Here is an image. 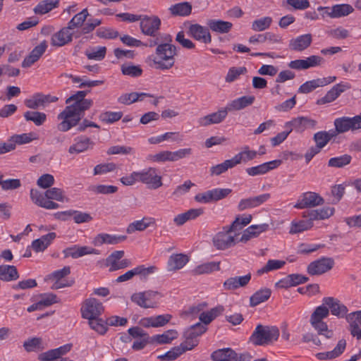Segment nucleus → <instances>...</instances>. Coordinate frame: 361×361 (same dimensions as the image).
Segmentation results:
<instances>
[{
	"instance_id": "39448f33",
	"label": "nucleus",
	"mask_w": 361,
	"mask_h": 361,
	"mask_svg": "<svg viewBox=\"0 0 361 361\" xmlns=\"http://www.w3.org/2000/svg\"><path fill=\"white\" fill-rule=\"evenodd\" d=\"M139 182L147 185L149 189L156 190L162 185V177L157 169L149 167L137 171Z\"/></svg>"
},
{
	"instance_id": "a878e982",
	"label": "nucleus",
	"mask_w": 361,
	"mask_h": 361,
	"mask_svg": "<svg viewBox=\"0 0 361 361\" xmlns=\"http://www.w3.org/2000/svg\"><path fill=\"white\" fill-rule=\"evenodd\" d=\"M317 125L315 120L307 117H298L286 123V126H290V129H294L298 132H302L307 128H314Z\"/></svg>"
},
{
	"instance_id": "f704fd0d",
	"label": "nucleus",
	"mask_w": 361,
	"mask_h": 361,
	"mask_svg": "<svg viewBox=\"0 0 361 361\" xmlns=\"http://www.w3.org/2000/svg\"><path fill=\"white\" fill-rule=\"evenodd\" d=\"M346 341L344 339L340 340L334 349L331 351L325 353H318L316 354V357L320 360H331L336 358L341 355L345 349Z\"/></svg>"
},
{
	"instance_id": "4d7b16f0",
	"label": "nucleus",
	"mask_w": 361,
	"mask_h": 361,
	"mask_svg": "<svg viewBox=\"0 0 361 361\" xmlns=\"http://www.w3.org/2000/svg\"><path fill=\"white\" fill-rule=\"evenodd\" d=\"M352 157L345 154L343 155L331 158L329 160L328 166L334 168H342L350 163Z\"/></svg>"
},
{
	"instance_id": "4468645a",
	"label": "nucleus",
	"mask_w": 361,
	"mask_h": 361,
	"mask_svg": "<svg viewBox=\"0 0 361 361\" xmlns=\"http://www.w3.org/2000/svg\"><path fill=\"white\" fill-rule=\"evenodd\" d=\"M63 253L65 258L71 257L73 259H78L86 255H99V252L98 250L89 246H80L78 245H75L64 249L63 250Z\"/></svg>"
},
{
	"instance_id": "ea45409f",
	"label": "nucleus",
	"mask_w": 361,
	"mask_h": 361,
	"mask_svg": "<svg viewBox=\"0 0 361 361\" xmlns=\"http://www.w3.org/2000/svg\"><path fill=\"white\" fill-rule=\"evenodd\" d=\"M236 161H234L233 158L226 159L224 162L212 166L209 169L211 176H220L221 174L227 171L229 169L234 168L236 165Z\"/></svg>"
},
{
	"instance_id": "f8f14e48",
	"label": "nucleus",
	"mask_w": 361,
	"mask_h": 361,
	"mask_svg": "<svg viewBox=\"0 0 361 361\" xmlns=\"http://www.w3.org/2000/svg\"><path fill=\"white\" fill-rule=\"evenodd\" d=\"M322 61L323 59L321 56L312 55L305 59H296L291 61L288 66L290 68L300 71L318 66Z\"/></svg>"
},
{
	"instance_id": "cd10ccee",
	"label": "nucleus",
	"mask_w": 361,
	"mask_h": 361,
	"mask_svg": "<svg viewBox=\"0 0 361 361\" xmlns=\"http://www.w3.org/2000/svg\"><path fill=\"white\" fill-rule=\"evenodd\" d=\"M56 234L50 232L32 242L31 247L35 252H44L56 238Z\"/></svg>"
},
{
	"instance_id": "aec40b11",
	"label": "nucleus",
	"mask_w": 361,
	"mask_h": 361,
	"mask_svg": "<svg viewBox=\"0 0 361 361\" xmlns=\"http://www.w3.org/2000/svg\"><path fill=\"white\" fill-rule=\"evenodd\" d=\"M228 109L227 106L221 108L216 112L212 113L203 117H201L198 123L202 126H208L212 124H218L221 123L227 116Z\"/></svg>"
},
{
	"instance_id": "6ab92c4d",
	"label": "nucleus",
	"mask_w": 361,
	"mask_h": 361,
	"mask_svg": "<svg viewBox=\"0 0 361 361\" xmlns=\"http://www.w3.org/2000/svg\"><path fill=\"white\" fill-rule=\"evenodd\" d=\"M75 143L68 148L71 154H80L91 149L94 146V142L86 136H79L75 138Z\"/></svg>"
},
{
	"instance_id": "1a4fd4ad",
	"label": "nucleus",
	"mask_w": 361,
	"mask_h": 361,
	"mask_svg": "<svg viewBox=\"0 0 361 361\" xmlns=\"http://www.w3.org/2000/svg\"><path fill=\"white\" fill-rule=\"evenodd\" d=\"M334 260L331 257H323L312 262L307 268V271L312 276L321 275L331 270L334 266Z\"/></svg>"
},
{
	"instance_id": "e2e57ef3",
	"label": "nucleus",
	"mask_w": 361,
	"mask_h": 361,
	"mask_svg": "<svg viewBox=\"0 0 361 361\" xmlns=\"http://www.w3.org/2000/svg\"><path fill=\"white\" fill-rule=\"evenodd\" d=\"M90 328L100 334H104L107 331L106 322L99 317L87 319Z\"/></svg>"
},
{
	"instance_id": "de8ad7c7",
	"label": "nucleus",
	"mask_w": 361,
	"mask_h": 361,
	"mask_svg": "<svg viewBox=\"0 0 361 361\" xmlns=\"http://www.w3.org/2000/svg\"><path fill=\"white\" fill-rule=\"evenodd\" d=\"M220 269V262H209L198 265L193 272L195 274H208Z\"/></svg>"
},
{
	"instance_id": "5fc2aeb1",
	"label": "nucleus",
	"mask_w": 361,
	"mask_h": 361,
	"mask_svg": "<svg viewBox=\"0 0 361 361\" xmlns=\"http://www.w3.org/2000/svg\"><path fill=\"white\" fill-rule=\"evenodd\" d=\"M89 13L87 8L75 14L68 22V27L72 30L82 25Z\"/></svg>"
},
{
	"instance_id": "864d4df0",
	"label": "nucleus",
	"mask_w": 361,
	"mask_h": 361,
	"mask_svg": "<svg viewBox=\"0 0 361 361\" xmlns=\"http://www.w3.org/2000/svg\"><path fill=\"white\" fill-rule=\"evenodd\" d=\"M286 264V262L279 259H269L267 264L257 271L259 275L268 273L271 271L278 270Z\"/></svg>"
},
{
	"instance_id": "58836bf2",
	"label": "nucleus",
	"mask_w": 361,
	"mask_h": 361,
	"mask_svg": "<svg viewBox=\"0 0 361 361\" xmlns=\"http://www.w3.org/2000/svg\"><path fill=\"white\" fill-rule=\"evenodd\" d=\"M146 97H151L152 95L145 92L126 93L121 95L118 99V102L123 104L129 105L135 102L142 101Z\"/></svg>"
},
{
	"instance_id": "9d476101",
	"label": "nucleus",
	"mask_w": 361,
	"mask_h": 361,
	"mask_svg": "<svg viewBox=\"0 0 361 361\" xmlns=\"http://www.w3.org/2000/svg\"><path fill=\"white\" fill-rule=\"evenodd\" d=\"M232 232L228 231V229L226 227H224V231L219 232L213 238V243L214 245L218 250H226L235 244V235H233Z\"/></svg>"
},
{
	"instance_id": "f3484780",
	"label": "nucleus",
	"mask_w": 361,
	"mask_h": 361,
	"mask_svg": "<svg viewBox=\"0 0 361 361\" xmlns=\"http://www.w3.org/2000/svg\"><path fill=\"white\" fill-rule=\"evenodd\" d=\"M161 20L157 16L145 17L141 19L140 29L144 35L155 37V33L159 30Z\"/></svg>"
},
{
	"instance_id": "c03bdc74",
	"label": "nucleus",
	"mask_w": 361,
	"mask_h": 361,
	"mask_svg": "<svg viewBox=\"0 0 361 361\" xmlns=\"http://www.w3.org/2000/svg\"><path fill=\"white\" fill-rule=\"evenodd\" d=\"M307 217L308 218L307 219L292 221L290 233H299L310 229L313 226V221L310 216Z\"/></svg>"
},
{
	"instance_id": "49530a36",
	"label": "nucleus",
	"mask_w": 361,
	"mask_h": 361,
	"mask_svg": "<svg viewBox=\"0 0 361 361\" xmlns=\"http://www.w3.org/2000/svg\"><path fill=\"white\" fill-rule=\"evenodd\" d=\"M257 152L255 150H250L248 146H245L243 150L235 154L233 158L234 161H236V165L240 164L242 162L246 163L248 161L252 160L256 158Z\"/></svg>"
},
{
	"instance_id": "69168bd1",
	"label": "nucleus",
	"mask_w": 361,
	"mask_h": 361,
	"mask_svg": "<svg viewBox=\"0 0 361 361\" xmlns=\"http://www.w3.org/2000/svg\"><path fill=\"white\" fill-rule=\"evenodd\" d=\"M123 116L121 111H105L99 116V119L106 123H113L119 121Z\"/></svg>"
},
{
	"instance_id": "6e6d98bb",
	"label": "nucleus",
	"mask_w": 361,
	"mask_h": 361,
	"mask_svg": "<svg viewBox=\"0 0 361 361\" xmlns=\"http://www.w3.org/2000/svg\"><path fill=\"white\" fill-rule=\"evenodd\" d=\"M106 48L105 47H92L85 51V55L88 59L101 61L105 56Z\"/></svg>"
},
{
	"instance_id": "bb28decb",
	"label": "nucleus",
	"mask_w": 361,
	"mask_h": 361,
	"mask_svg": "<svg viewBox=\"0 0 361 361\" xmlns=\"http://www.w3.org/2000/svg\"><path fill=\"white\" fill-rule=\"evenodd\" d=\"M126 235H111L102 233L95 236V238L93 240V244L95 246H100L103 244L116 245L126 240Z\"/></svg>"
},
{
	"instance_id": "72a5a7b5",
	"label": "nucleus",
	"mask_w": 361,
	"mask_h": 361,
	"mask_svg": "<svg viewBox=\"0 0 361 361\" xmlns=\"http://www.w3.org/2000/svg\"><path fill=\"white\" fill-rule=\"evenodd\" d=\"M255 100V96H243L233 99L227 105L229 111H239L251 106Z\"/></svg>"
},
{
	"instance_id": "dca6fc26",
	"label": "nucleus",
	"mask_w": 361,
	"mask_h": 361,
	"mask_svg": "<svg viewBox=\"0 0 361 361\" xmlns=\"http://www.w3.org/2000/svg\"><path fill=\"white\" fill-rule=\"evenodd\" d=\"M324 305H326L331 313L338 317H346L348 311L347 307L344 305L339 300L333 297H326L322 300Z\"/></svg>"
},
{
	"instance_id": "bf43d9fd",
	"label": "nucleus",
	"mask_w": 361,
	"mask_h": 361,
	"mask_svg": "<svg viewBox=\"0 0 361 361\" xmlns=\"http://www.w3.org/2000/svg\"><path fill=\"white\" fill-rule=\"evenodd\" d=\"M207 327L201 322L192 325L185 332V336H188V338H195L207 331Z\"/></svg>"
},
{
	"instance_id": "2eb2a0df",
	"label": "nucleus",
	"mask_w": 361,
	"mask_h": 361,
	"mask_svg": "<svg viewBox=\"0 0 361 361\" xmlns=\"http://www.w3.org/2000/svg\"><path fill=\"white\" fill-rule=\"evenodd\" d=\"M336 80V76H329L307 81L300 86L298 92L302 94L310 93L319 87H324L332 83Z\"/></svg>"
},
{
	"instance_id": "2f4dec72",
	"label": "nucleus",
	"mask_w": 361,
	"mask_h": 361,
	"mask_svg": "<svg viewBox=\"0 0 361 361\" xmlns=\"http://www.w3.org/2000/svg\"><path fill=\"white\" fill-rule=\"evenodd\" d=\"M334 208L331 207H324L319 209H314L303 213L302 216H310L312 221L316 220H324L329 219L334 214Z\"/></svg>"
},
{
	"instance_id": "09e8293b",
	"label": "nucleus",
	"mask_w": 361,
	"mask_h": 361,
	"mask_svg": "<svg viewBox=\"0 0 361 361\" xmlns=\"http://www.w3.org/2000/svg\"><path fill=\"white\" fill-rule=\"evenodd\" d=\"M62 214H68V216H73L74 222L76 224L88 223L93 219L90 214L73 209L64 211Z\"/></svg>"
},
{
	"instance_id": "423d86ee",
	"label": "nucleus",
	"mask_w": 361,
	"mask_h": 361,
	"mask_svg": "<svg viewBox=\"0 0 361 361\" xmlns=\"http://www.w3.org/2000/svg\"><path fill=\"white\" fill-rule=\"evenodd\" d=\"M324 202V198L318 193L308 191L302 193L299 196L297 202L293 207L295 209H302L306 208L315 207L323 204Z\"/></svg>"
},
{
	"instance_id": "7ed1b4c3",
	"label": "nucleus",
	"mask_w": 361,
	"mask_h": 361,
	"mask_svg": "<svg viewBox=\"0 0 361 361\" xmlns=\"http://www.w3.org/2000/svg\"><path fill=\"white\" fill-rule=\"evenodd\" d=\"M280 335L276 326H266L259 324L249 338L255 345H267L277 341Z\"/></svg>"
},
{
	"instance_id": "603ef678",
	"label": "nucleus",
	"mask_w": 361,
	"mask_h": 361,
	"mask_svg": "<svg viewBox=\"0 0 361 361\" xmlns=\"http://www.w3.org/2000/svg\"><path fill=\"white\" fill-rule=\"evenodd\" d=\"M310 322L318 334L324 335L326 338H330L333 336V331L328 329L326 322L321 320H310Z\"/></svg>"
},
{
	"instance_id": "393cba45",
	"label": "nucleus",
	"mask_w": 361,
	"mask_h": 361,
	"mask_svg": "<svg viewBox=\"0 0 361 361\" xmlns=\"http://www.w3.org/2000/svg\"><path fill=\"white\" fill-rule=\"evenodd\" d=\"M350 324V331L353 336L361 340V310L351 312L346 315Z\"/></svg>"
},
{
	"instance_id": "f03ea898",
	"label": "nucleus",
	"mask_w": 361,
	"mask_h": 361,
	"mask_svg": "<svg viewBox=\"0 0 361 361\" xmlns=\"http://www.w3.org/2000/svg\"><path fill=\"white\" fill-rule=\"evenodd\" d=\"M164 43L159 44L156 48L155 56L153 62L156 68L168 70L172 68L175 63L174 56L176 55V47L171 44L172 37L165 34Z\"/></svg>"
},
{
	"instance_id": "9b49d317",
	"label": "nucleus",
	"mask_w": 361,
	"mask_h": 361,
	"mask_svg": "<svg viewBox=\"0 0 361 361\" xmlns=\"http://www.w3.org/2000/svg\"><path fill=\"white\" fill-rule=\"evenodd\" d=\"M187 33L194 39L202 43L209 44L212 42V36L208 26L204 27L197 23L190 24Z\"/></svg>"
},
{
	"instance_id": "13d9d810",
	"label": "nucleus",
	"mask_w": 361,
	"mask_h": 361,
	"mask_svg": "<svg viewBox=\"0 0 361 361\" xmlns=\"http://www.w3.org/2000/svg\"><path fill=\"white\" fill-rule=\"evenodd\" d=\"M334 126L337 133H343L351 130L350 117L343 116L334 120Z\"/></svg>"
},
{
	"instance_id": "0eeeda50",
	"label": "nucleus",
	"mask_w": 361,
	"mask_h": 361,
	"mask_svg": "<svg viewBox=\"0 0 361 361\" xmlns=\"http://www.w3.org/2000/svg\"><path fill=\"white\" fill-rule=\"evenodd\" d=\"M104 311L102 303L94 298L86 299L81 307V314L84 319L99 317Z\"/></svg>"
},
{
	"instance_id": "3c124183",
	"label": "nucleus",
	"mask_w": 361,
	"mask_h": 361,
	"mask_svg": "<svg viewBox=\"0 0 361 361\" xmlns=\"http://www.w3.org/2000/svg\"><path fill=\"white\" fill-rule=\"evenodd\" d=\"M26 121H32L37 126H40L47 121L46 114L40 111H27L23 115Z\"/></svg>"
},
{
	"instance_id": "774afa93",
	"label": "nucleus",
	"mask_w": 361,
	"mask_h": 361,
	"mask_svg": "<svg viewBox=\"0 0 361 361\" xmlns=\"http://www.w3.org/2000/svg\"><path fill=\"white\" fill-rule=\"evenodd\" d=\"M42 342V338L34 337L26 340L23 343V347L25 350L28 353L36 351L42 348L41 346Z\"/></svg>"
},
{
	"instance_id": "4be33fe9",
	"label": "nucleus",
	"mask_w": 361,
	"mask_h": 361,
	"mask_svg": "<svg viewBox=\"0 0 361 361\" xmlns=\"http://www.w3.org/2000/svg\"><path fill=\"white\" fill-rule=\"evenodd\" d=\"M73 32L67 26L54 33L51 39V44L54 47H63L72 41Z\"/></svg>"
},
{
	"instance_id": "a18cd8bd",
	"label": "nucleus",
	"mask_w": 361,
	"mask_h": 361,
	"mask_svg": "<svg viewBox=\"0 0 361 361\" xmlns=\"http://www.w3.org/2000/svg\"><path fill=\"white\" fill-rule=\"evenodd\" d=\"M354 11L353 7L348 4H336L332 6L331 16L332 18H339L347 16Z\"/></svg>"
},
{
	"instance_id": "7c9ffc66",
	"label": "nucleus",
	"mask_w": 361,
	"mask_h": 361,
	"mask_svg": "<svg viewBox=\"0 0 361 361\" xmlns=\"http://www.w3.org/2000/svg\"><path fill=\"white\" fill-rule=\"evenodd\" d=\"M16 267L8 264L0 265V280L6 282L16 281L19 279Z\"/></svg>"
},
{
	"instance_id": "b1692460",
	"label": "nucleus",
	"mask_w": 361,
	"mask_h": 361,
	"mask_svg": "<svg viewBox=\"0 0 361 361\" xmlns=\"http://www.w3.org/2000/svg\"><path fill=\"white\" fill-rule=\"evenodd\" d=\"M47 48V44L46 41L42 42L36 46L30 54L26 56L22 62V66L23 68H29L32 64H34L36 61H37L39 58L43 55V54L46 51Z\"/></svg>"
},
{
	"instance_id": "20e7f679",
	"label": "nucleus",
	"mask_w": 361,
	"mask_h": 361,
	"mask_svg": "<svg viewBox=\"0 0 361 361\" xmlns=\"http://www.w3.org/2000/svg\"><path fill=\"white\" fill-rule=\"evenodd\" d=\"M161 297L162 295L158 291L147 290L133 294L131 300L141 307L154 308L157 306Z\"/></svg>"
},
{
	"instance_id": "c9c22d12",
	"label": "nucleus",
	"mask_w": 361,
	"mask_h": 361,
	"mask_svg": "<svg viewBox=\"0 0 361 361\" xmlns=\"http://www.w3.org/2000/svg\"><path fill=\"white\" fill-rule=\"evenodd\" d=\"M236 358V353L231 348L218 349L211 354L213 361H233Z\"/></svg>"
},
{
	"instance_id": "79ce46f5",
	"label": "nucleus",
	"mask_w": 361,
	"mask_h": 361,
	"mask_svg": "<svg viewBox=\"0 0 361 361\" xmlns=\"http://www.w3.org/2000/svg\"><path fill=\"white\" fill-rule=\"evenodd\" d=\"M178 332L174 329L164 331L162 334L154 335L151 337L152 343L165 344L170 343L178 337Z\"/></svg>"
},
{
	"instance_id": "0e129e2a",
	"label": "nucleus",
	"mask_w": 361,
	"mask_h": 361,
	"mask_svg": "<svg viewBox=\"0 0 361 361\" xmlns=\"http://www.w3.org/2000/svg\"><path fill=\"white\" fill-rule=\"evenodd\" d=\"M329 314V310L326 305L322 302V305L317 307L312 312L310 320H321L326 318Z\"/></svg>"
},
{
	"instance_id": "412c9836",
	"label": "nucleus",
	"mask_w": 361,
	"mask_h": 361,
	"mask_svg": "<svg viewBox=\"0 0 361 361\" xmlns=\"http://www.w3.org/2000/svg\"><path fill=\"white\" fill-rule=\"evenodd\" d=\"M281 160L276 159L265 162L256 166L246 169V172L249 176H255L267 173L271 170L276 169L281 164Z\"/></svg>"
},
{
	"instance_id": "338daca9",
	"label": "nucleus",
	"mask_w": 361,
	"mask_h": 361,
	"mask_svg": "<svg viewBox=\"0 0 361 361\" xmlns=\"http://www.w3.org/2000/svg\"><path fill=\"white\" fill-rule=\"evenodd\" d=\"M182 354H183V350H182L178 345L172 348L164 355H159L158 359L163 361H173L177 359Z\"/></svg>"
},
{
	"instance_id": "e433bc0d",
	"label": "nucleus",
	"mask_w": 361,
	"mask_h": 361,
	"mask_svg": "<svg viewBox=\"0 0 361 361\" xmlns=\"http://www.w3.org/2000/svg\"><path fill=\"white\" fill-rule=\"evenodd\" d=\"M188 261L189 258L186 255L173 254L170 256L168 261L169 270L173 271L180 269L183 268Z\"/></svg>"
},
{
	"instance_id": "c85d7f7f",
	"label": "nucleus",
	"mask_w": 361,
	"mask_h": 361,
	"mask_svg": "<svg viewBox=\"0 0 361 361\" xmlns=\"http://www.w3.org/2000/svg\"><path fill=\"white\" fill-rule=\"evenodd\" d=\"M156 221L152 217L145 216L141 220H137L130 223L127 228L126 232L131 234L135 231H143L149 226H154Z\"/></svg>"
},
{
	"instance_id": "37998d69",
	"label": "nucleus",
	"mask_w": 361,
	"mask_h": 361,
	"mask_svg": "<svg viewBox=\"0 0 361 361\" xmlns=\"http://www.w3.org/2000/svg\"><path fill=\"white\" fill-rule=\"evenodd\" d=\"M271 290L265 288L255 292L250 298V305L255 307L262 302L267 301L271 296Z\"/></svg>"
},
{
	"instance_id": "6e6552de",
	"label": "nucleus",
	"mask_w": 361,
	"mask_h": 361,
	"mask_svg": "<svg viewBox=\"0 0 361 361\" xmlns=\"http://www.w3.org/2000/svg\"><path fill=\"white\" fill-rule=\"evenodd\" d=\"M58 99V97L55 96L37 92L32 95L30 98L25 99L24 104L29 109H37L44 108L49 104L57 102Z\"/></svg>"
},
{
	"instance_id": "680f3d73",
	"label": "nucleus",
	"mask_w": 361,
	"mask_h": 361,
	"mask_svg": "<svg viewBox=\"0 0 361 361\" xmlns=\"http://www.w3.org/2000/svg\"><path fill=\"white\" fill-rule=\"evenodd\" d=\"M272 19L271 17L266 16L255 20L252 23V29L256 32H260L269 28L271 24Z\"/></svg>"
},
{
	"instance_id": "8fccbe9b",
	"label": "nucleus",
	"mask_w": 361,
	"mask_h": 361,
	"mask_svg": "<svg viewBox=\"0 0 361 361\" xmlns=\"http://www.w3.org/2000/svg\"><path fill=\"white\" fill-rule=\"evenodd\" d=\"M59 0H44L40 1L34 8L37 14H45L51 11L53 8L58 7Z\"/></svg>"
},
{
	"instance_id": "a211bd4d",
	"label": "nucleus",
	"mask_w": 361,
	"mask_h": 361,
	"mask_svg": "<svg viewBox=\"0 0 361 361\" xmlns=\"http://www.w3.org/2000/svg\"><path fill=\"white\" fill-rule=\"evenodd\" d=\"M270 197L269 193H264L255 197L242 199L238 204V209L239 211H243L257 207L269 200Z\"/></svg>"
},
{
	"instance_id": "a19ab883",
	"label": "nucleus",
	"mask_w": 361,
	"mask_h": 361,
	"mask_svg": "<svg viewBox=\"0 0 361 361\" xmlns=\"http://www.w3.org/2000/svg\"><path fill=\"white\" fill-rule=\"evenodd\" d=\"M169 10L174 16H188L192 12V5L189 2H181L172 5Z\"/></svg>"
},
{
	"instance_id": "473e14b6",
	"label": "nucleus",
	"mask_w": 361,
	"mask_h": 361,
	"mask_svg": "<svg viewBox=\"0 0 361 361\" xmlns=\"http://www.w3.org/2000/svg\"><path fill=\"white\" fill-rule=\"evenodd\" d=\"M207 25L212 32L220 34L228 33L233 27V24L231 22L216 19L207 20Z\"/></svg>"
},
{
	"instance_id": "c756f323",
	"label": "nucleus",
	"mask_w": 361,
	"mask_h": 361,
	"mask_svg": "<svg viewBox=\"0 0 361 361\" xmlns=\"http://www.w3.org/2000/svg\"><path fill=\"white\" fill-rule=\"evenodd\" d=\"M251 279V274H247L243 276L231 277L224 283L225 290H235L240 287L245 286Z\"/></svg>"
},
{
	"instance_id": "4c0bfd02",
	"label": "nucleus",
	"mask_w": 361,
	"mask_h": 361,
	"mask_svg": "<svg viewBox=\"0 0 361 361\" xmlns=\"http://www.w3.org/2000/svg\"><path fill=\"white\" fill-rule=\"evenodd\" d=\"M224 311V307L222 305H218L214 308H212L209 311L201 312L199 316V319L201 323L206 326V325L212 322Z\"/></svg>"
},
{
	"instance_id": "f257e3e1",
	"label": "nucleus",
	"mask_w": 361,
	"mask_h": 361,
	"mask_svg": "<svg viewBox=\"0 0 361 361\" xmlns=\"http://www.w3.org/2000/svg\"><path fill=\"white\" fill-rule=\"evenodd\" d=\"M86 91H78L66 100L65 109L59 114L57 118L61 120L57 126V129L61 132H67L72 128L78 125L83 117L84 112L89 109L93 102L85 99Z\"/></svg>"
},
{
	"instance_id": "052dcab7",
	"label": "nucleus",
	"mask_w": 361,
	"mask_h": 361,
	"mask_svg": "<svg viewBox=\"0 0 361 361\" xmlns=\"http://www.w3.org/2000/svg\"><path fill=\"white\" fill-rule=\"evenodd\" d=\"M121 72L125 75L137 78L142 75V69L140 66L125 63L121 66Z\"/></svg>"
},
{
	"instance_id": "5701e85b",
	"label": "nucleus",
	"mask_w": 361,
	"mask_h": 361,
	"mask_svg": "<svg viewBox=\"0 0 361 361\" xmlns=\"http://www.w3.org/2000/svg\"><path fill=\"white\" fill-rule=\"evenodd\" d=\"M312 36L311 34H305L291 39L289 41V49L295 51H302L307 49L312 44Z\"/></svg>"
},
{
	"instance_id": "ddd939ff",
	"label": "nucleus",
	"mask_w": 361,
	"mask_h": 361,
	"mask_svg": "<svg viewBox=\"0 0 361 361\" xmlns=\"http://www.w3.org/2000/svg\"><path fill=\"white\" fill-rule=\"evenodd\" d=\"M350 88V85L347 82H340L334 86L327 92V93L319 99L317 104L319 105L325 104L327 103L335 101L341 93Z\"/></svg>"
}]
</instances>
